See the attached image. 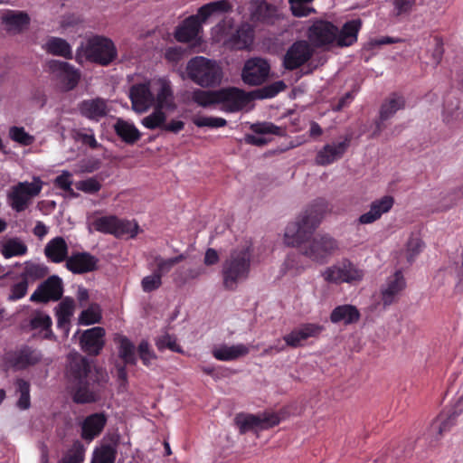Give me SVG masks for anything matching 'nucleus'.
Wrapping results in <instances>:
<instances>
[{"mask_svg": "<svg viewBox=\"0 0 463 463\" xmlns=\"http://www.w3.org/2000/svg\"><path fill=\"white\" fill-rule=\"evenodd\" d=\"M84 460V447L79 441L73 442L72 449L61 458L59 463H82Z\"/></svg>", "mask_w": 463, "mask_h": 463, "instance_id": "55", "label": "nucleus"}, {"mask_svg": "<svg viewBox=\"0 0 463 463\" xmlns=\"http://www.w3.org/2000/svg\"><path fill=\"white\" fill-rule=\"evenodd\" d=\"M138 232V224L137 222H130L128 220H121L118 218V223L116 227V237H121L128 235L130 238L136 237Z\"/></svg>", "mask_w": 463, "mask_h": 463, "instance_id": "54", "label": "nucleus"}, {"mask_svg": "<svg viewBox=\"0 0 463 463\" xmlns=\"http://www.w3.org/2000/svg\"><path fill=\"white\" fill-rule=\"evenodd\" d=\"M75 304L71 298H63L55 307V316L57 317V326L59 328L69 330L71 317L73 315Z\"/></svg>", "mask_w": 463, "mask_h": 463, "instance_id": "40", "label": "nucleus"}, {"mask_svg": "<svg viewBox=\"0 0 463 463\" xmlns=\"http://www.w3.org/2000/svg\"><path fill=\"white\" fill-rule=\"evenodd\" d=\"M54 184L60 189L70 193L74 197L78 195L71 188V174L69 171H62V173L54 179Z\"/></svg>", "mask_w": 463, "mask_h": 463, "instance_id": "61", "label": "nucleus"}, {"mask_svg": "<svg viewBox=\"0 0 463 463\" xmlns=\"http://www.w3.org/2000/svg\"><path fill=\"white\" fill-rule=\"evenodd\" d=\"M351 139V135H346L344 140L338 143L325 145L317 154V164L328 165L341 159L350 146Z\"/></svg>", "mask_w": 463, "mask_h": 463, "instance_id": "21", "label": "nucleus"}, {"mask_svg": "<svg viewBox=\"0 0 463 463\" xmlns=\"http://www.w3.org/2000/svg\"><path fill=\"white\" fill-rule=\"evenodd\" d=\"M118 57L113 41L102 35H93L77 48L75 59L82 63L84 60L101 65H110Z\"/></svg>", "mask_w": 463, "mask_h": 463, "instance_id": "4", "label": "nucleus"}, {"mask_svg": "<svg viewBox=\"0 0 463 463\" xmlns=\"http://www.w3.org/2000/svg\"><path fill=\"white\" fill-rule=\"evenodd\" d=\"M363 276V271L348 260H344L338 265L330 267L324 272L325 279L331 283L359 281Z\"/></svg>", "mask_w": 463, "mask_h": 463, "instance_id": "13", "label": "nucleus"}, {"mask_svg": "<svg viewBox=\"0 0 463 463\" xmlns=\"http://www.w3.org/2000/svg\"><path fill=\"white\" fill-rule=\"evenodd\" d=\"M52 317L41 309L33 310L29 317L21 324V327L24 331L40 330L43 332L42 337L43 339L55 340L56 337L52 332Z\"/></svg>", "mask_w": 463, "mask_h": 463, "instance_id": "18", "label": "nucleus"}, {"mask_svg": "<svg viewBox=\"0 0 463 463\" xmlns=\"http://www.w3.org/2000/svg\"><path fill=\"white\" fill-rule=\"evenodd\" d=\"M327 210V201L317 198L307 206L300 218L289 223L285 231V241L288 245L298 247L301 255L320 264L326 263L338 250L337 241L327 234L311 238Z\"/></svg>", "mask_w": 463, "mask_h": 463, "instance_id": "1", "label": "nucleus"}, {"mask_svg": "<svg viewBox=\"0 0 463 463\" xmlns=\"http://www.w3.org/2000/svg\"><path fill=\"white\" fill-rule=\"evenodd\" d=\"M202 29L197 16L191 15L184 20L175 31V38L179 43H189L194 40Z\"/></svg>", "mask_w": 463, "mask_h": 463, "instance_id": "31", "label": "nucleus"}, {"mask_svg": "<svg viewBox=\"0 0 463 463\" xmlns=\"http://www.w3.org/2000/svg\"><path fill=\"white\" fill-rule=\"evenodd\" d=\"M165 120V113L162 109L155 108L154 111L150 115L145 117L141 120V123L145 128L148 129H163V126Z\"/></svg>", "mask_w": 463, "mask_h": 463, "instance_id": "50", "label": "nucleus"}, {"mask_svg": "<svg viewBox=\"0 0 463 463\" xmlns=\"http://www.w3.org/2000/svg\"><path fill=\"white\" fill-rule=\"evenodd\" d=\"M416 1L417 0H390L392 5V16L402 17L411 14L416 5Z\"/></svg>", "mask_w": 463, "mask_h": 463, "instance_id": "51", "label": "nucleus"}, {"mask_svg": "<svg viewBox=\"0 0 463 463\" xmlns=\"http://www.w3.org/2000/svg\"><path fill=\"white\" fill-rule=\"evenodd\" d=\"M407 260L410 263L413 262L416 256L423 250L424 242L417 235H411L407 242Z\"/></svg>", "mask_w": 463, "mask_h": 463, "instance_id": "57", "label": "nucleus"}, {"mask_svg": "<svg viewBox=\"0 0 463 463\" xmlns=\"http://www.w3.org/2000/svg\"><path fill=\"white\" fill-rule=\"evenodd\" d=\"M405 104L406 101L403 96L396 92L392 93L380 108L379 118L375 122L374 134L381 133L385 128L384 122L392 118L397 111L403 109Z\"/></svg>", "mask_w": 463, "mask_h": 463, "instance_id": "22", "label": "nucleus"}, {"mask_svg": "<svg viewBox=\"0 0 463 463\" xmlns=\"http://www.w3.org/2000/svg\"><path fill=\"white\" fill-rule=\"evenodd\" d=\"M26 244L18 237L9 238L2 243L1 252L5 259L24 256L27 253Z\"/></svg>", "mask_w": 463, "mask_h": 463, "instance_id": "42", "label": "nucleus"}, {"mask_svg": "<svg viewBox=\"0 0 463 463\" xmlns=\"http://www.w3.org/2000/svg\"><path fill=\"white\" fill-rule=\"evenodd\" d=\"M14 385L15 392L19 394L16 407L22 411L28 410L31 407L30 383L23 378H18L15 380Z\"/></svg>", "mask_w": 463, "mask_h": 463, "instance_id": "43", "label": "nucleus"}, {"mask_svg": "<svg viewBox=\"0 0 463 463\" xmlns=\"http://www.w3.org/2000/svg\"><path fill=\"white\" fill-rule=\"evenodd\" d=\"M29 281L26 278H21L19 282L14 283L10 287V293L7 297V300L14 302L23 298L28 291Z\"/></svg>", "mask_w": 463, "mask_h": 463, "instance_id": "56", "label": "nucleus"}, {"mask_svg": "<svg viewBox=\"0 0 463 463\" xmlns=\"http://www.w3.org/2000/svg\"><path fill=\"white\" fill-rule=\"evenodd\" d=\"M129 99L132 109L137 113L146 112L151 106L154 96L150 90L149 84L137 83L131 86Z\"/></svg>", "mask_w": 463, "mask_h": 463, "instance_id": "26", "label": "nucleus"}, {"mask_svg": "<svg viewBox=\"0 0 463 463\" xmlns=\"http://www.w3.org/2000/svg\"><path fill=\"white\" fill-rule=\"evenodd\" d=\"M218 93V104H222L224 109L232 113L242 110L253 101L251 91L246 92L236 87L222 88Z\"/></svg>", "mask_w": 463, "mask_h": 463, "instance_id": "10", "label": "nucleus"}, {"mask_svg": "<svg viewBox=\"0 0 463 463\" xmlns=\"http://www.w3.org/2000/svg\"><path fill=\"white\" fill-rule=\"evenodd\" d=\"M250 129L253 134H246L244 136V142L247 145L259 147L264 146L271 141L270 138L265 137L266 135H275L278 137H284L286 135L284 128L268 121L253 123L250 125Z\"/></svg>", "mask_w": 463, "mask_h": 463, "instance_id": "11", "label": "nucleus"}, {"mask_svg": "<svg viewBox=\"0 0 463 463\" xmlns=\"http://www.w3.org/2000/svg\"><path fill=\"white\" fill-rule=\"evenodd\" d=\"M43 188V182L39 177L33 178L32 183L19 182L11 187L7 194V202L16 213L24 212L31 203V199L37 196Z\"/></svg>", "mask_w": 463, "mask_h": 463, "instance_id": "6", "label": "nucleus"}, {"mask_svg": "<svg viewBox=\"0 0 463 463\" xmlns=\"http://www.w3.org/2000/svg\"><path fill=\"white\" fill-rule=\"evenodd\" d=\"M90 133H84L81 131L76 132L75 139L80 141L83 145L89 146L92 149L99 148L101 145L98 143L93 130L89 128Z\"/></svg>", "mask_w": 463, "mask_h": 463, "instance_id": "63", "label": "nucleus"}, {"mask_svg": "<svg viewBox=\"0 0 463 463\" xmlns=\"http://www.w3.org/2000/svg\"><path fill=\"white\" fill-rule=\"evenodd\" d=\"M65 377L71 388L72 401L77 404L97 402L100 390L109 380L103 368L92 365L87 357L77 352L67 355Z\"/></svg>", "mask_w": 463, "mask_h": 463, "instance_id": "2", "label": "nucleus"}, {"mask_svg": "<svg viewBox=\"0 0 463 463\" xmlns=\"http://www.w3.org/2000/svg\"><path fill=\"white\" fill-rule=\"evenodd\" d=\"M118 217L109 215L96 218L92 222V226L99 232L115 235Z\"/></svg>", "mask_w": 463, "mask_h": 463, "instance_id": "49", "label": "nucleus"}, {"mask_svg": "<svg viewBox=\"0 0 463 463\" xmlns=\"http://www.w3.org/2000/svg\"><path fill=\"white\" fill-rule=\"evenodd\" d=\"M108 421L105 412L88 415L80 424V437L87 442L92 441L103 431Z\"/></svg>", "mask_w": 463, "mask_h": 463, "instance_id": "24", "label": "nucleus"}, {"mask_svg": "<svg viewBox=\"0 0 463 463\" xmlns=\"http://www.w3.org/2000/svg\"><path fill=\"white\" fill-rule=\"evenodd\" d=\"M277 18V7L266 1L258 2L250 12V19L253 22L264 24H273Z\"/></svg>", "mask_w": 463, "mask_h": 463, "instance_id": "35", "label": "nucleus"}, {"mask_svg": "<svg viewBox=\"0 0 463 463\" xmlns=\"http://www.w3.org/2000/svg\"><path fill=\"white\" fill-rule=\"evenodd\" d=\"M324 326L315 323H306L299 327L293 329L289 334L283 336V340L288 346L297 348L301 345V342L310 337L318 336Z\"/></svg>", "mask_w": 463, "mask_h": 463, "instance_id": "25", "label": "nucleus"}, {"mask_svg": "<svg viewBox=\"0 0 463 463\" xmlns=\"http://www.w3.org/2000/svg\"><path fill=\"white\" fill-rule=\"evenodd\" d=\"M162 285V278L156 271L146 276L141 280V287L144 292L150 293L158 289Z\"/></svg>", "mask_w": 463, "mask_h": 463, "instance_id": "60", "label": "nucleus"}, {"mask_svg": "<svg viewBox=\"0 0 463 463\" xmlns=\"http://www.w3.org/2000/svg\"><path fill=\"white\" fill-rule=\"evenodd\" d=\"M406 286L404 277L401 270L396 271L387 280L386 287L382 290V300L384 306L393 303L395 297L404 289Z\"/></svg>", "mask_w": 463, "mask_h": 463, "instance_id": "32", "label": "nucleus"}, {"mask_svg": "<svg viewBox=\"0 0 463 463\" xmlns=\"http://www.w3.org/2000/svg\"><path fill=\"white\" fill-rule=\"evenodd\" d=\"M309 44L315 48H324L335 43L337 26L325 20L315 21L307 30Z\"/></svg>", "mask_w": 463, "mask_h": 463, "instance_id": "8", "label": "nucleus"}, {"mask_svg": "<svg viewBox=\"0 0 463 463\" xmlns=\"http://www.w3.org/2000/svg\"><path fill=\"white\" fill-rule=\"evenodd\" d=\"M49 272V268L43 263L27 262L21 278H26L27 281L38 280L46 277Z\"/></svg>", "mask_w": 463, "mask_h": 463, "instance_id": "46", "label": "nucleus"}, {"mask_svg": "<svg viewBox=\"0 0 463 463\" xmlns=\"http://www.w3.org/2000/svg\"><path fill=\"white\" fill-rule=\"evenodd\" d=\"M459 412L455 410H449L448 411H442L437 419L431 423L430 428V434L435 435V439L430 440L429 445L430 447L436 446L439 440L440 436L444 432L450 430V429L456 424V420Z\"/></svg>", "mask_w": 463, "mask_h": 463, "instance_id": "28", "label": "nucleus"}, {"mask_svg": "<svg viewBox=\"0 0 463 463\" xmlns=\"http://www.w3.org/2000/svg\"><path fill=\"white\" fill-rule=\"evenodd\" d=\"M1 23L6 32L12 34H20L29 28L31 17L25 11L5 10L1 14Z\"/></svg>", "mask_w": 463, "mask_h": 463, "instance_id": "23", "label": "nucleus"}, {"mask_svg": "<svg viewBox=\"0 0 463 463\" xmlns=\"http://www.w3.org/2000/svg\"><path fill=\"white\" fill-rule=\"evenodd\" d=\"M252 250L250 246L233 249L224 260L222 269V284L228 290H235L240 282L249 278Z\"/></svg>", "mask_w": 463, "mask_h": 463, "instance_id": "3", "label": "nucleus"}, {"mask_svg": "<svg viewBox=\"0 0 463 463\" xmlns=\"http://www.w3.org/2000/svg\"><path fill=\"white\" fill-rule=\"evenodd\" d=\"M76 188L87 194H95L101 188V184L95 178L90 177L76 184Z\"/></svg>", "mask_w": 463, "mask_h": 463, "instance_id": "62", "label": "nucleus"}, {"mask_svg": "<svg viewBox=\"0 0 463 463\" xmlns=\"http://www.w3.org/2000/svg\"><path fill=\"white\" fill-rule=\"evenodd\" d=\"M313 55V49L308 42L299 40L292 43L283 58V66L288 71H294L305 64Z\"/></svg>", "mask_w": 463, "mask_h": 463, "instance_id": "15", "label": "nucleus"}, {"mask_svg": "<svg viewBox=\"0 0 463 463\" xmlns=\"http://www.w3.org/2000/svg\"><path fill=\"white\" fill-rule=\"evenodd\" d=\"M269 64L262 58H252L248 60L241 72V78L244 83L250 86L262 84L269 76Z\"/></svg>", "mask_w": 463, "mask_h": 463, "instance_id": "16", "label": "nucleus"}, {"mask_svg": "<svg viewBox=\"0 0 463 463\" xmlns=\"http://www.w3.org/2000/svg\"><path fill=\"white\" fill-rule=\"evenodd\" d=\"M249 353L250 348L243 344L233 345L231 346L222 345L213 350V356L219 361L229 362L246 356Z\"/></svg>", "mask_w": 463, "mask_h": 463, "instance_id": "36", "label": "nucleus"}, {"mask_svg": "<svg viewBox=\"0 0 463 463\" xmlns=\"http://www.w3.org/2000/svg\"><path fill=\"white\" fill-rule=\"evenodd\" d=\"M137 351L142 364L146 367H149L151 365L152 361L157 359L156 354L152 349L149 342L146 339L140 341V343L137 345Z\"/></svg>", "mask_w": 463, "mask_h": 463, "instance_id": "52", "label": "nucleus"}, {"mask_svg": "<svg viewBox=\"0 0 463 463\" xmlns=\"http://www.w3.org/2000/svg\"><path fill=\"white\" fill-rule=\"evenodd\" d=\"M115 342L118 344V357L123 363L129 365H136L137 358L134 343L123 335H118L115 338Z\"/></svg>", "mask_w": 463, "mask_h": 463, "instance_id": "39", "label": "nucleus"}, {"mask_svg": "<svg viewBox=\"0 0 463 463\" xmlns=\"http://www.w3.org/2000/svg\"><path fill=\"white\" fill-rule=\"evenodd\" d=\"M361 318V313L355 306L345 304L335 307L330 314V321L333 324L349 326L357 323Z\"/></svg>", "mask_w": 463, "mask_h": 463, "instance_id": "30", "label": "nucleus"}, {"mask_svg": "<svg viewBox=\"0 0 463 463\" xmlns=\"http://www.w3.org/2000/svg\"><path fill=\"white\" fill-rule=\"evenodd\" d=\"M287 88L286 83L283 80H277L270 84L264 85L261 88L251 91L252 99H271L283 91Z\"/></svg>", "mask_w": 463, "mask_h": 463, "instance_id": "44", "label": "nucleus"}, {"mask_svg": "<svg viewBox=\"0 0 463 463\" xmlns=\"http://www.w3.org/2000/svg\"><path fill=\"white\" fill-rule=\"evenodd\" d=\"M394 204V199L391 195H384L380 199L374 200L370 204V210L359 216L357 222L359 224H371L378 221L383 214L391 211Z\"/></svg>", "mask_w": 463, "mask_h": 463, "instance_id": "27", "label": "nucleus"}, {"mask_svg": "<svg viewBox=\"0 0 463 463\" xmlns=\"http://www.w3.org/2000/svg\"><path fill=\"white\" fill-rule=\"evenodd\" d=\"M360 19H354L344 24L341 30L337 28V38L335 43L340 47H347L357 41V35L361 29Z\"/></svg>", "mask_w": 463, "mask_h": 463, "instance_id": "34", "label": "nucleus"}, {"mask_svg": "<svg viewBox=\"0 0 463 463\" xmlns=\"http://www.w3.org/2000/svg\"><path fill=\"white\" fill-rule=\"evenodd\" d=\"M9 137L22 146H30L34 142V137L26 132L24 127H11Z\"/></svg>", "mask_w": 463, "mask_h": 463, "instance_id": "53", "label": "nucleus"}, {"mask_svg": "<svg viewBox=\"0 0 463 463\" xmlns=\"http://www.w3.org/2000/svg\"><path fill=\"white\" fill-rule=\"evenodd\" d=\"M62 294L63 285L61 279L57 275H52L38 285L37 288L31 295L30 301L46 304L50 301L60 300Z\"/></svg>", "mask_w": 463, "mask_h": 463, "instance_id": "12", "label": "nucleus"}, {"mask_svg": "<svg viewBox=\"0 0 463 463\" xmlns=\"http://www.w3.org/2000/svg\"><path fill=\"white\" fill-rule=\"evenodd\" d=\"M43 357L41 350L32 345H22L16 350L6 353L5 362L14 371H23L40 364Z\"/></svg>", "mask_w": 463, "mask_h": 463, "instance_id": "7", "label": "nucleus"}, {"mask_svg": "<svg viewBox=\"0 0 463 463\" xmlns=\"http://www.w3.org/2000/svg\"><path fill=\"white\" fill-rule=\"evenodd\" d=\"M236 426L241 434H245L250 430H268L277 426L280 422V418L276 413L255 414H238L234 419Z\"/></svg>", "mask_w": 463, "mask_h": 463, "instance_id": "9", "label": "nucleus"}, {"mask_svg": "<svg viewBox=\"0 0 463 463\" xmlns=\"http://www.w3.org/2000/svg\"><path fill=\"white\" fill-rule=\"evenodd\" d=\"M105 335L106 331L101 326H94L84 330L79 338L81 351L88 355H99L105 345Z\"/></svg>", "mask_w": 463, "mask_h": 463, "instance_id": "17", "label": "nucleus"}, {"mask_svg": "<svg viewBox=\"0 0 463 463\" xmlns=\"http://www.w3.org/2000/svg\"><path fill=\"white\" fill-rule=\"evenodd\" d=\"M102 318L100 306L97 303H92L90 307L81 311L79 316V324L83 326H90L99 323Z\"/></svg>", "mask_w": 463, "mask_h": 463, "instance_id": "47", "label": "nucleus"}, {"mask_svg": "<svg viewBox=\"0 0 463 463\" xmlns=\"http://www.w3.org/2000/svg\"><path fill=\"white\" fill-rule=\"evenodd\" d=\"M43 49L49 54L71 60L73 57L71 44L63 38L51 36L43 45Z\"/></svg>", "mask_w": 463, "mask_h": 463, "instance_id": "38", "label": "nucleus"}, {"mask_svg": "<svg viewBox=\"0 0 463 463\" xmlns=\"http://www.w3.org/2000/svg\"><path fill=\"white\" fill-rule=\"evenodd\" d=\"M156 347L159 351H162L165 348L175 352V353H183L182 347L177 345L176 338L174 335H171L169 334H165L161 338H159L156 343Z\"/></svg>", "mask_w": 463, "mask_h": 463, "instance_id": "59", "label": "nucleus"}, {"mask_svg": "<svg viewBox=\"0 0 463 463\" xmlns=\"http://www.w3.org/2000/svg\"><path fill=\"white\" fill-rule=\"evenodd\" d=\"M254 37L255 32L252 25L242 23L225 39L224 45L231 50H248L253 44Z\"/></svg>", "mask_w": 463, "mask_h": 463, "instance_id": "20", "label": "nucleus"}, {"mask_svg": "<svg viewBox=\"0 0 463 463\" xmlns=\"http://www.w3.org/2000/svg\"><path fill=\"white\" fill-rule=\"evenodd\" d=\"M113 129L116 135L126 144L134 145L141 138V132L134 123L118 118Z\"/></svg>", "mask_w": 463, "mask_h": 463, "instance_id": "33", "label": "nucleus"}, {"mask_svg": "<svg viewBox=\"0 0 463 463\" xmlns=\"http://www.w3.org/2000/svg\"><path fill=\"white\" fill-rule=\"evenodd\" d=\"M116 456V448L111 444H105L94 450L91 463H114Z\"/></svg>", "mask_w": 463, "mask_h": 463, "instance_id": "48", "label": "nucleus"}, {"mask_svg": "<svg viewBox=\"0 0 463 463\" xmlns=\"http://www.w3.org/2000/svg\"><path fill=\"white\" fill-rule=\"evenodd\" d=\"M162 110L175 111L176 104L171 86L167 82L161 84L160 90L156 94V107Z\"/></svg>", "mask_w": 463, "mask_h": 463, "instance_id": "41", "label": "nucleus"}, {"mask_svg": "<svg viewBox=\"0 0 463 463\" xmlns=\"http://www.w3.org/2000/svg\"><path fill=\"white\" fill-rule=\"evenodd\" d=\"M186 71L189 79L203 88L220 85L223 77L220 64L203 56L192 58L187 62Z\"/></svg>", "mask_w": 463, "mask_h": 463, "instance_id": "5", "label": "nucleus"}, {"mask_svg": "<svg viewBox=\"0 0 463 463\" xmlns=\"http://www.w3.org/2000/svg\"><path fill=\"white\" fill-rule=\"evenodd\" d=\"M51 72L55 73L64 91L74 90L80 80V72L67 61L51 60L48 62Z\"/></svg>", "mask_w": 463, "mask_h": 463, "instance_id": "14", "label": "nucleus"}, {"mask_svg": "<svg viewBox=\"0 0 463 463\" xmlns=\"http://www.w3.org/2000/svg\"><path fill=\"white\" fill-rule=\"evenodd\" d=\"M80 115L90 120L99 122L107 117L109 109L107 101L102 98L84 99L79 103Z\"/></svg>", "mask_w": 463, "mask_h": 463, "instance_id": "29", "label": "nucleus"}, {"mask_svg": "<svg viewBox=\"0 0 463 463\" xmlns=\"http://www.w3.org/2000/svg\"><path fill=\"white\" fill-rule=\"evenodd\" d=\"M194 124L198 128L208 127L211 128H222L227 125V120L218 117H199L194 119Z\"/></svg>", "mask_w": 463, "mask_h": 463, "instance_id": "58", "label": "nucleus"}, {"mask_svg": "<svg viewBox=\"0 0 463 463\" xmlns=\"http://www.w3.org/2000/svg\"><path fill=\"white\" fill-rule=\"evenodd\" d=\"M99 259L88 251L72 252L66 260L65 267L72 274H85L99 269Z\"/></svg>", "mask_w": 463, "mask_h": 463, "instance_id": "19", "label": "nucleus"}, {"mask_svg": "<svg viewBox=\"0 0 463 463\" xmlns=\"http://www.w3.org/2000/svg\"><path fill=\"white\" fill-rule=\"evenodd\" d=\"M219 93L217 90H203L196 89L192 92L191 99L197 105L206 108L218 104Z\"/></svg>", "mask_w": 463, "mask_h": 463, "instance_id": "45", "label": "nucleus"}, {"mask_svg": "<svg viewBox=\"0 0 463 463\" xmlns=\"http://www.w3.org/2000/svg\"><path fill=\"white\" fill-rule=\"evenodd\" d=\"M356 90H351L346 92L344 96H342L338 101L334 105L333 110L334 111H341L345 108L348 107L351 102L354 100L355 96Z\"/></svg>", "mask_w": 463, "mask_h": 463, "instance_id": "64", "label": "nucleus"}, {"mask_svg": "<svg viewBox=\"0 0 463 463\" xmlns=\"http://www.w3.org/2000/svg\"><path fill=\"white\" fill-rule=\"evenodd\" d=\"M44 253L54 263L66 261L69 257L68 245L62 237H55L46 244Z\"/></svg>", "mask_w": 463, "mask_h": 463, "instance_id": "37", "label": "nucleus"}]
</instances>
